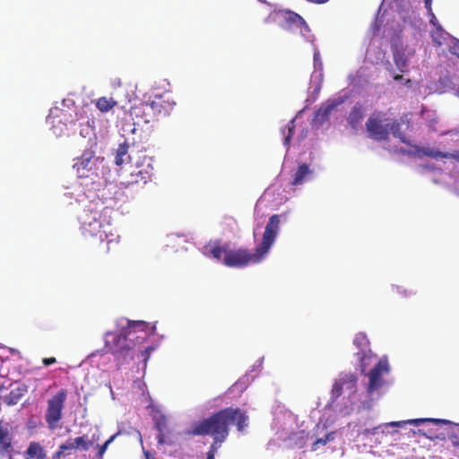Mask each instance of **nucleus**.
<instances>
[{
	"label": "nucleus",
	"instance_id": "nucleus-1",
	"mask_svg": "<svg viewBox=\"0 0 459 459\" xmlns=\"http://www.w3.org/2000/svg\"><path fill=\"white\" fill-rule=\"evenodd\" d=\"M248 416L240 408L227 407L212 413L208 418L193 424L188 434L212 437V442L223 443L230 433L229 427L235 424L238 431L243 432L248 426Z\"/></svg>",
	"mask_w": 459,
	"mask_h": 459
},
{
	"label": "nucleus",
	"instance_id": "nucleus-2",
	"mask_svg": "<svg viewBox=\"0 0 459 459\" xmlns=\"http://www.w3.org/2000/svg\"><path fill=\"white\" fill-rule=\"evenodd\" d=\"M280 222L279 214L271 216L265 226L262 241L255 247V252H251L247 248H229L222 259V263L228 267L244 268L249 264L262 262L276 239L280 230Z\"/></svg>",
	"mask_w": 459,
	"mask_h": 459
},
{
	"label": "nucleus",
	"instance_id": "nucleus-3",
	"mask_svg": "<svg viewBox=\"0 0 459 459\" xmlns=\"http://www.w3.org/2000/svg\"><path fill=\"white\" fill-rule=\"evenodd\" d=\"M107 212L108 208H104L101 212L91 211L82 226L84 236L98 238L100 242L106 241V253L109 251L110 245L117 244L119 241V236L113 232L114 227L112 224L102 219V217H105L103 213Z\"/></svg>",
	"mask_w": 459,
	"mask_h": 459
},
{
	"label": "nucleus",
	"instance_id": "nucleus-4",
	"mask_svg": "<svg viewBox=\"0 0 459 459\" xmlns=\"http://www.w3.org/2000/svg\"><path fill=\"white\" fill-rule=\"evenodd\" d=\"M127 158L130 161L127 169L128 174L125 178V185L146 184L151 180L153 172L151 157L144 152H139L134 157L128 155Z\"/></svg>",
	"mask_w": 459,
	"mask_h": 459
},
{
	"label": "nucleus",
	"instance_id": "nucleus-5",
	"mask_svg": "<svg viewBox=\"0 0 459 459\" xmlns=\"http://www.w3.org/2000/svg\"><path fill=\"white\" fill-rule=\"evenodd\" d=\"M388 119L385 118V113L382 111L373 112L366 122V130L368 136L377 142L389 140L390 128Z\"/></svg>",
	"mask_w": 459,
	"mask_h": 459
},
{
	"label": "nucleus",
	"instance_id": "nucleus-6",
	"mask_svg": "<svg viewBox=\"0 0 459 459\" xmlns=\"http://www.w3.org/2000/svg\"><path fill=\"white\" fill-rule=\"evenodd\" d=\"M67 397V391L60 389L48 400L45 420L50 429H55L63 417V410Z\"/></svg>",
	"mask_w": 459,
	"mask_h": 459
},
{
	"label": "nucleus",
	"instance_id": "nucleus-7",
	"mask_svg": "<svg viewBox=\"0 0 459 459\" xmlns=\"http://www.w3.org/2000/svg\"><path fill=\"white\" fill-rule=\"evenodd\" d=\"M148 325L143 321L129 322L127 326L122 329L126 341L132 345V350L143 343L149 336Z\"/></svg>",
	"mask_w": 459,
	"mask_h": 459
},
{
	"label": "nucleus",
	"instance_id": "nucleus-8",
	"mask_svg": "<svg viewBox=\"0 0 459 459\" xmlns=\"http://www.w3.org/2000/svg\"><path fill=\"white\" fill-rule=\"evenodd\" d=\"M107 351L126 359L132 350V345L126 341L122 330L119 333H108L105 340Z\"/></svg>",
	"mask_w": 459,
	"mask_h": 459
},
{
	"label": "nucleus",
	"instance_id": "nucleus-9",
	"mask_svg": "<svg viewBox=\"0 0 459 459\" xmlns=\"http://www.w3.org/2000/svg\"><path fill=\"white\" fill-rule=\"evenodd\" d=\"M390 368L387 359H381L368 372V376L369 381L367 386V393L368 395H372L374 392L379 390L384 385L385 381L382 376L383 374H387Z\"/></svg>",
	"mask_w": 459,
	"mask_h": 459
},
{
	"label": "nucleus",
	"instance_id": "nucleus-10",
	"mask_svg": "<svg viewBox=\"0 0 459 459\" xmlns=\"http://www.w3.org/2000/svg\"><path fill=\"white\" fill-rule=\"evenodd\" d=\"M278 13L284 14L285 30L289 31L299 30L302 37L307 38L310 29L303 17L289 9H281Z\"/></svg>",
	"mask_w": 459,
	"mask_h": 459
},
{
	"label": "nucleus",
	"instance_id": "nucleus-11",
	"mask_svg": "<svg viewBox=\"0 0 459 459\" xmlns=\"http://www.w3.org/2000/svg\"><path fill=\"white\" fill-rule=\"evenodd\" d=\"M357 383L358 377L353 373H342L339 376V378L334 382L332 388V397L333 399L339 398L343 390L349 392V394H353L357 391Z\"/></svg>",
	"mask_w": 459,
	"mask_h": 459
},
{
	"label": "nucleus",
	"instance_id": "nucleus-12",
	"mask_svg": "<svg viewBox=\"0 0 459 459\" xmlns=\"http://www.w3.org/2000/svg\"><path fill=\"white\" fill-rule=\"evenodd\" d=\"M150 103L157 121L169 116L176 105L169 94L157 95Z\"/></svg>",
	"mask_w": 459,
	"mask_h": 459
},
{
	"label": "nucleus",
	"instance_id": "nucleus-13",
	"mask_svg": "<svg viewBox=\"0 0 459 459\" xmlns=\"http://www.w3.org/2000/svg\"><path fill=\"white\" fill-rule=\"evenodd\" d=\"M74 169L76 170L79 178H89L95 170L94 152L91 150L84 151L74 163Z\"/></svg>",
	"mask_w": 459,
	"mask_h": 459
},
{
	"label": "nucleus",
	"instance_id": "nucleus-14",
	"mask_svg": "<svg viewBox=\"0 0 459 459\" xmlns=\"http://www.w3.org/2000/svg\"><path fill=\"white\" fill-rule=\"evenodd\" d=\"M402 125H405L407 128L411 126V113H404L399 120L394 119L392 123H389L390 134L395 138H398L401 143H405L409 146H412L410 140L406 137L405 134L401 130Z\"/></svg>",
	"mask_w": 459,
	"mask_h": 459
},
{
	"label": "nucleus",
	"instance_id": "nucleus-15",
	"mask_svg": "<svg viewBox=\"0 0 459 459\" xmlns=\"http://www.w3.org/2000/svg\"><path fill=\"white\" fill-rule=\"evenodd\" d=\"M130 116L145 124L157 121L150 101L142 102L130 109Z\"/></svg>",
	"mask_w": 459,
	"mask_h": 459
},
{
	"label": "nucleus",
	"instance_id": "nucleus-16",
	"mask_svg": "<svg viewBox=\"0 0 459 459\" xmlns=\"http://www.w3.org/2000/svg\"><path fill=\"white\" fill-rule=\"evenodd\" d=\"M13 452V434L9 424L0 420V454L10 455Z\"/></svg>",
	"mask_w": 459,
	"mask_h": 459
},
{
	"label": "nucleus",
	"instance_id": "nucleus-17",
	"mask_svg": "<svg viewBox=\"0 0 459 459\" xmlns=\"http://www.w3.org/2000/svg\"><path fill=\"white\" fill-rule=\"evenodd\" d=\"M353 344L360 350V351L358 352V355L359 356L361 371L364 372L367 367L366 360L370 359V356L366 353V349L369 345V341L365 333H359L354 337Z\"/></svg>",
	"mask_w": 459,
	"mask_h": 459
},
{
	"label": "nucleus",
	"instance_id": "nucleus-18",
	"mask_svg": "<svg viewBox=\"0 0 459 459\" xmlns=\"http://www.w3.org/2000/svg\"><path fill=\"white\" fill-rule=\"evenodd\" d=\"M415 148L417 149V152L423 156L430 157V158H433L436 160L439 159V158H444V159H452V160H456L455 152H443L441 151L435 150L432 148H418L417 146H415Z\"/></svg>",
	"mask_w": 459,
	"mask_h": 459
},
{
	"label": "nucleus",
	"instance_id": "nucleus-19",
	"mask_svg": "<svg viewBox=\"0 0 459 459\" xmlns=\"http://www.w3.org/2000/svg\"><path fill=\"white\" fill-rule=\"evenodd\" d=\"M335 107L336 105L332 103L319 108L315 113L314 122L317 125H323L328 121L329 116Z\"/></svg>",
	"mask_w": 459,
	"mask_h": 459
},
{
	"label": "nucleus",
	"instance_id": "nucleus-20",
	"mask_svg": "<svg viewBox=\"0 0 459 459\" xmlns=\"http://www.w3.org/2000/svg\"><path fill=\"white\" fill-rule=\"evenodd\" d=\"M363 119V110L360 105L356 104L352 107L351 109L349 116L347 117V121L349 125L353 128L356 129L358 126L360 124L361 120Z\"/></svg>",
	"mask_w": 459,
	"mask_h": 459
},
{
	"label": "nucleus",
	"instance_id": "nucleus-21",
	"mask_svg": "<svg viewBox=\"0 0 459 459\" xmlns=\"http://www.w3.org/2000/svg\"><path fill=\"white\" fill-rule=\"evenodd\" d=\"M393 56L394 62L397 68L400 70V72H408V58L405 55L404 50L396 48L394 50Z\"/></svg>",
	"mask_w": 459,
	"mask_h": 459
},
{
	"label": "nucleus",
	"instance_id": "nucleus-22",
	"mask_svg": "<svg viewBox=\"0 0 459 459\" xmlns=\"http://www.w3.org/2000/svg\"><path fill=\"white\" fill-rule=\"evenodd\" d=\"M26 387L23 385V386H19L15 389H13L5 397H4V403L9 405V406H12V405H15L17 404L20 400L22 399V397L24 395V394L26 393Z\"/></svg>",
	"mask_w": 459,
	"mask_h": 459
},
{
	"label": "nucleus",
	"instance_id": "nucleus-23",
	"mask_svg": "<svg viewBox=\"0 0 459 459\" xmlns=\"http://www.w3.org/2000/svg\"><path fill=\"white\" fill-rule=\"evenodd\" d=\"M310 172L311 171L306 163L300 164L294 175V178L293 181L291 182V185L297 186L303 184L306 177L308 176Z\"/></svg>",
	"mask_w": 459,
	"mask_h": 459
},
{
	"label": "nucleus",
	"instance_id": "nucleus-24",
	"mask_svg": "<svg viewBox=\"0 0 459 459\" xmlns=\"http://www.w3.org/2000/svg\"><path fill=\"white\" fill-rule=\"evenodd\" d=\"M210 255L217 261H222L225 254L229 250L228 246L221 247L220 245H211L207 247Z\"/></svg>",
	"mask_w": 459,
	"mask_h": 459
},
{
	"label": "nucleus",
	"instance_id": "nucleus-25",
	"mask_svg": "<svg viewBox=\"0 0 459 459\" xmlns=\"http://www.w3.org/2000/svg\"><path fill=\"white\" fill-rule=\"evenodd\" d=\"M117 104L112 98L100 97L96 100V107L101 112H108Z\"/></svg>",
	"mask_w": 459,
	"mask_h": 459
},
{
	"label": "nucleus",
	"instance_id": "nucleus-26",
	"mask_svg": "<svg viewBox=\"0 0 459 459\" xmlns=\"http://www.w3.org/2000/svg\"><path fill=\"white\" fill-rule=\"evenodd\" d=\"M426 421H431V422H435V423H448V420H436V419H415V420H408V421H406V423L419 426L420 423H423ZM404 423H405V421H404ZM403 424V422H402V421H394V422L390 423L391 426H402Z\"/></svg>",
	"mask_w": 459,
	"mask_h": 459
},
{
	"label": "nucleus",
	"instance_id": "nucleus-27",
	"mask_svg": "<svg viewBox=\"0 0 459 459\" xmlns=\"http://www.w3.org/2000/svg\"><path fill=\"white\" fill-rule=\"evenodd\" d=\"M76 449L74 440L72 438L67 439L64 444L60 445L58 451L55 454V457L61 458L66 455V452Z\"/></svg>",
	"mask_w": 459,
	"mask_h": 459
},
{
	"label": "nucleus",
	"instance_id": "nucleus-28",
	"mask_svg": "<svg viewBox=\"0 0 459 459\" xmlns=\"http://www.w3.org/2000/svg\"><path fill=\"white\" fill-rule=\"evenodd\" d=\"M127 152L128 145L126 143L119 144L115 157V163L118 166L122 165L125 162L124 157L127 155Z\"/></svg>",
	"mask_w": 459,
	"mask_h": 459
},
{
	"label": "nucleus",
	"instance_id": "nucleus-29",
	"mask_svg": "<svg viewBox=\"0 0 459 459\" xmlns=\"http://www.w3.org/2000/svg\"><path fill=\"white\" fill-rule=\"evenodd\" d=\"M445 30L442 29L441 25H437L435 30L431 32L432 40L437 46H441L443 44V39H445Z\"/></svg>",
	"mask_w": 459,
	"mask_h": 459
},
{
	"label": "nucleus",
	"instance_id": "nucleus-30",
	"mask_svg": "<svg viewBox=\"0 0 459 459\" xmlns=\"http://www.w3.org/2000/svg\"><path fill=\"white\" fill-rule=\"evenodd\" d=\"M76 449L87 451L92 445L91 440H87L85 436L78 437L73 439Z\"/></svg>",
	"mask_w": 459,
	"mask_h": 459
},
{
	"label": "nucleus",
	"instance_id": "nucleus-31",
	"mask_svg": "<svg viewBox=\"0 0 459 459\" xmlns=\"http://www.w3.org/2000/svg\"><path fill=\"white\" fill-rule=\"evenodd\" d=\"M295 129V118H292L289 121L287 126L282 129V134L285 135L286 130L288 131V134L284 137V144L289 145L290 143V139L294 134Z\"/></svg>",
	"mask_w": 459,
	"mask_h": 459
},
{
	"label": "nucleus",
	"instance_id": "nucleus-32",
	"mask_svg": "<svg viewBox=\"0 0 459 459\" xmlns=\"http://www.w3.org/2000/svg\"><path fill=\"white\" fill-rule=\"evenodd\" d=\"M117 435H118V433L112 435L103 445L97 446V449H98V452L96 455L97 459H101L103 457L108 446L115 440V438L117 437Z\"/></svg>",
	"mask_w": 459,
	"mask_h": 459
},
{
	"label": "nucleus",
	"instance_id": "nucleus-33",
	"mask_svg": "<svg viewBox=\"0 0 459 459\" xmlns=\"http://www.w3.org/2000/svg\"><path fill=\"white\" fill-rule=\"evenodd\" d=\"M333 439V434H327L325 436V438L323 437H320V438H317L312 445L311 446V449L312 451H316L317 450V448L319 447V446H325L327 444V442H329L330 440Z\"/></svg>",
	"mask_w": 459,
	"mask_h": 459
},
{
	"label": "nucleus",
	"instance_id": "nucleus-34",
	"mask_svg": "<svg viewBox=\"0 0 459 459\" xmlns=\"http://www.w3.org/2000/svg\"><path fill=\"white\" fill-rule=\"evenodd\" d=\"M221 443L218 442H212L209 451L207 452V457L206 459H215V455L218 451V449L221 447Z\"/></svg>",
	"mask_w": 459,
	"mask_h": 459
},
{
	"label": "nucleus",
	"instance_id": "nucleus-35",
	"mask_svg": "<svg viewBox=\"0 0 459 459\" xmlns=\"http://www.w3.org/2000/svg\"><path fill=\"white\" fill-rule=\"evenodd\" d=\"M155 425H156V428H157L159 432L164 431V429L167 427V420H166V418L165 417H160L159 420H157Z\"/></svg>",
	"mask_w": 459,
	"mask_h": 459
},
{
	"label": "nucleus",
	"instance_id": "nucleus-36",
	"mask_svg": "<svg viewBox=\"0 0 459 459\" xmlns=\"http://www.w3.org/2000/svg\"><path fill=\"white\" fill-rule=\"evenodd\" d=\"M429 16V22L436 28L438 24L436 15L434 14L433 11L431 10V13H428Z\"/></svg>",
	"mask_w": 459,
	"mask_h": 459
},
{
	"label": "nucleus",
	"instance_id": "nucleus-37",
	"mask_svg": "<svg viewBox=\"0 0 459 459\" xmlns=\"http://www.w3.org/2000/svg\"><path fill=\"white\" fill-rule=\"evenodd\" d=\"M56 362V359L55 357H50V358H44L42 359V363L45 365V366H50L52 364H55Z\"/></svg>",
	"mask_w": 459,
	"mask_h": 459
},
{
	"label": "nucleus",
	"instance_id": "nucleus-38",
	"mask_svg": "<svg viewBox=\"0 0 459 459\" xmlns=\"http://www.w3.org/2000/svg\"><path fill=\"white\" fill-rule=\"evenodd\" d=\"M153 351L152 347H148L144 351H142V356L143 357L144 361H147L149 359L150 353Z\"/></svg>",
	"mask_w": 459,
	"mask_h": 459
},
{
	"label": "nucleus",
	"instance_id": "nucleus-39",
	"mask_svg": "<svg viewBox=\"0 0 459 459\" xmlns=\"http://www.w3.org/2000/svg\"><path fill=\"white\" fill-rule=\"evenodd\" d=\"M157 439H158V443L160 445H163L165 444L167 441H166V437H165V434L163 431L161 432H159L158 436H157Z\"/></svg>",
	"mask_w": 459,
	"mask_h": 459
},
{
	"label": "nucleus",
	"instance_id": "nucleus-40",
	"mask_svg": "<svg viewBox=\"0 0 459 459\" xmlns=\"http://www.w3.org/2000/svg\"><path fill=\"white\" fill-rule=\"evenodd\" d=\"M437 123V117H433L429 121V126L432 128L434 131H437V129L434 127V126Z\"/></svg>",
	"mask_w": 459,
	"mask_h": 459
},
{
	"label": "nucleus",
	"instance_id": "nucleus-41",
	"mask_svg": "<svg viewBox=\"0 0 459 459\" xmlns=\"http://www.w3.org/2000/svg\"><path fill=\"white\" fill-rule=\"evenodd\" d=\"M424 4H425V7L426 9L428 10V13H431V4H432V0H425L424 1Z\"/></svg>",
	"mask_w": 459,
	"mask_h": 459
},
{
	"label": "nucleus",
	"instance_id": "nucleus-42",
	"mask_svg": "<svg viewBox=\"0 0 459 459\" xmlns=\"http://www.w3.org/2000/svg\"><path fill=\"white\" fill-rule=\"evenodd\" d=\"M394 79L395 81H401V80L403 79V75H401V74H396V75H394Z\"/></svg>",
	"mask_w": 459,
	"mask_h": 459
},
{
	"label": "nucleus",
	"instance_id": "nucleus-43",
	"mask_svg": "<svg viewBox=\"0 0 459 459\" xmlns=\"http://www.w3.org/2000/svg\"><path fill=\"white\" fill-rule=\"evenodd\" d=\"M455 48H458V52H453L454 54H455L458 57H459V42L455 45Z\"/></svg>",
	"mask_w": 459,
	"mask_h": 459
},
{
	"label": "nucleus",
	"instance_id": "nucleus-44",
	"mask_svg": "<svg viewBox=\"0 0 459 459\" xmlns=\"http://www.w3.org/2000/svg\"><path fill=\"white\" fill-rule=\"evenodd\" d=\"M456 160L459 161V149L455 151Z\"/></svg>",
	"mask_w": 459,
	"mask_h": 459
},
{
	"label": "nucleus",
	"instance_id": "nucleus-45",
	"mask_svg": "<svg viewBox=\"0 0 459 459\" xmlns=\"http://www.w3.org/2000/svg\"><path fill=\"white\" fill-rule=\"evenodd\" d=\"M4 389V385H0V393Z\"/></svg>",
	"mask_w": 459,
	"mask_h": 459
},
{
	"label": "nucleus",
	"instance_id": "nucleus-46",
	"mask_svg": "<svg viewBox=\"0 0 459 459\" xmlns=\"http://www.w3.org/2000/svg\"><path fill=\"white\" fill-rule=\"evenodd\" d=\"M8 459H13V456H12V453L10 454V455H8Z\"/></svg>",
	"mask_w": 459,
	"mask_h": 459
}]
</instances>
